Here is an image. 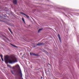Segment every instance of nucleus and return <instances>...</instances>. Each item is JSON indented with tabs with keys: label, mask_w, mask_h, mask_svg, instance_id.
<instances>
[{
	"label": "nucleus",
	"mask_w": 79,
	"mask_h": 79,
	"mask_svg": "<svg viewBox=\"0 0 79 79\" xmlns=\"http://www.w3.org/2000/svg\"><path fill=\"white\" fill-rule=\"evenodd\" d=\"M8 66H9V67H10V68H11V66H10V65H7Z\"/></svg>",
	"instance_id": "nucleus-15"
},
{
	"label": "nucleus",
	"mask_w": 79,
	"mask_h": 79,
	"mask_svg": "<svg viewBox=\"0 0 79 79\" xmlns=\"http://www.w3.org/2000/svg\"><path fill=\"white\" fill-rule=\"evenodd\" d=\"M4 60L6 64L8 63V61L10 64H12V63L18 62L16 58L13 56H8V55H6L4 56Z\"/></svg>",
	"instance_id": "nucleus-1"
},
{
	"label": "nucleus",
	"mask_w": 79,
	"mask_h": 79,
	"mask_svg": "<svg viewBox=\"0 0 79 79\" xmlns=\"http://www.w3.org/2000/svg\"><path fill=\"white\" fill-rule=\"evenodd\" d=\"M13 69H16L15 70V72H16L17 74H20L21 77H23V74H22V72L21 71V70L20 69V67L18 64L16 65L15 66H13L12 68Z\"/></svg>",
	"instance_id": "nucleus-2"
},
{
	"label": "nucleus",
	"mask_w": 79,
	"mask_h": 79,
	"mask_svg": "<svg viewBox=\"0 0 79 79\" xmlns=\"http://www.w3.org/2000/svg\"><path fill=\"white\" fill-rule=\"evenodd\" d=\"M77 37H78V38H79V36H77Z\"/></svg>",
	"instance_id": "nucleus-17"
},
{
	"label": "nucleus",
	"mask_w": 79,
	"mask_h": 79,
	"mask_svg": "<svg viewBox=\"0 0 79 79\" xmlns=\"http://www.w3.org/2000/svg\"><path fill=\"white\" fill-rule=\"evenodd\" d=\"M43 29V28H41L39 29L38 31V32H40L41 31H42Z\"/></svg>",
	"instance_id": "nucleus-11"
},
{
	"label": "nucleus",
	"mask_w": 79,
	"mask_h": 79,
	"mask_svg": "<svg viewBox=\"0 0 79 79\" xmlns=\"http://www.w3.org/2000/svg\"><path fill=\"white\" fill-rule=\"evenodd\" d=\"M13 3L14 5L17 4V1L16 0H13Z\"/></svg>",
	"instance_id": "nucleus-4"
},
{
	"label": "nucleus",
	"mask_w": 79,
	"mask_h": 79,
	"mask_svg": "<svg viewBox=\"0 0 79 79\" xmlns=\"http://www.w3.org/2000/svg\"><path fill=\"white\" fill-rule=\"evenodd\" d=\"M44 45V44L43 43H40L37 44L36 45L38 46H40V45Z\"/></svg>",
	"instance_id": "nucleus-5"
},
{
	"label": "nucleus",
	"mask_w": 79,
	"mask_h": 79,
	"mask_svg": "<svg viewBox=\"0 0 79 79\" xmlns=\"http://www.w3.org/2000/svg\"><path fill=\"white\" fill-rule=\"evenodd\" d=\"M25 16H26L27 17V18H29V16H28V15H25Z\"/></svg>",
	"instance_id": "nucleus-14"
},
{
	"label": "nucleus",
	"mask_w": 79,
	"mask_h": 79,
	"mask_svg": "<svg viewBox=\"0 0 79 79\" xmlns=\"http://www.w3.org/2000/svg\"><path fill=\"white\" fill-rule=\"evenodd\" d=\"M31 55H33V56H39V55L37 54H35V53H30Z\"/></svg>",
	"instance_id": "nucleus-3"
},
{
	"label": "nucleus",
	"mask_w": 79,
	"mask_h": 79,
	"mask_svg": "<svg viewBox=\"0 0 79 79\" xmlns=\"http://www.w3.org/2000/svg\"><path fill=\"white\" fill-rule=\"evenodd\" d=\"M8 29H9V31H10V33H11L12 34H13V32H12V31H11V29H10V28H8Z\"/></svg>",
	"instance_id": "nucleus-8"
},
{
	"label": "nucleus",
	"mask_w": 79,
	"mask_h": 79,
	"mask_svg": "<svg viewBox=\"0 0 79 79\" xmlns=\"http://www.w3.org/2000/svg\"><path fill=\"white\" fill-rule=\"evenodd\" d=\"M0 56L2 60V61H3V56L2 55H0Z\"/></svg>",
	"instance_id": "nucleus-7"
},
{
	"label": "nucleus",
	"mask_w": 79,
	"mask_h": 79,
	"mask_svg": "<svg viewBox=\"0 0 79 79\" xmlns=\"http://www.w3.org/2000/svg\"><path fill=\"white\" fill-rule=\"evenodd\" d=\"M58 37L60 42H61V37H60V35L59 34H58Z\"/></svg>",
	"instance_id": "nucleus-6"
},
{
	"label": "nucleus",
	"mask_w": 79,
	"mask_h": 79,
	"mask_svg": "<svg viewBox=\"0 0 79 79\" xmlns=\"http://www.w3.org/2000/svg\"><path fill=\"white\" fill-rule=\"evenodd\" d=\"M41 79H42V78H43L42 77H41Z\"/></svg>",
	"instance_id": "nucleus-16"
},
{
	"label": "nucleus",
	"mask_w": 79,
	"mask_h": 79,
	"mask_svg": "<svg viewBox=\"0 0 79 79\" xmlns=\"http://www.w3.org/2000/svg\"><path fill=\"white\" fill-rule=\"evenodd\" d=\"M20 14H22V15H24L25 16L26 15V14H25L21 12Z\"/></svg>",
	"instance_id": "nucleus-12"
},
{
	"label": "nucleus",
	"mask_w": 79,
	"mask_h": 79,
	"mask_svg": "<svg viewBox=\"0 0 79 79\" xmlns=\"http://www.w3.org/2000/svg\"><path fill=\"white\" fill-rule=\"evenodd\" d=\"M49 65H50V64H48Z\"/></svg>",
	"instance_id": "nucleus-18"
},
{
	"label": "nucleus",
	"mask_w": 79,
	"mask_h": 79,
	"mask_svg": "<svg viewBox=\"0 0 79 79\" xmlns=\"http://www.w3.org/2000/svg\"><path fill=\"white\" fill-rule=\"evenodd\" d=\"M22 20L23 21V22L24 23H25V21H24V18H22Z\"/></svg>",
	"instance_id": "nucleus-13"
},
{
	"label": "nucleus",
	"mask_w": 79,
	"mask_h": 79,
	"mask_svg": "<svg viewBox=\"0 0 79 79\" xmlns=\"http://www.w3.org/2000/svg\"><path fill=\"white\" fill-rule=\"evenodd\" d=\"M11 72V73L12 74L14 75L15 74V71H13L12 70H11L10 71Z\"/></svg>",
	"instance_id": "nucleus-10"
},
{
	"label": "nucleus",
	"mask_w": 79,
	"mask_h": 79,
	"mask_svg": "<svg viewBox=\"0 0 79 79\" xmlns=\"http://www.w3.org/2000/svg\"><path fill=\"white\" fill-rule=\"evenodd\" d=\"M10 45H12V46H13V47H15L16 48H18V47L12 44H10Z\"/></svg>",
	"instance_id": "nucleus-9"
}]
</instances>
